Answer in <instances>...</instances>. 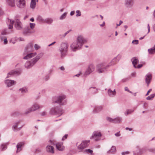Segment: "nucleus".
<instances>
[{
    "label": "nucleus",
    "mask_w": 155,
    "mask_h": 155,
    "mask_svg": "<svg viewBox=\"0 0 155 155\" xmlns=\"http://www.w3.org/2000/svg\"><path fill=\"white\" fill-rule=\"evenodd\" d=\"M120 54H118L117 57H115L111 62L107 65L105 62L100 63L97 65V72L99 73L104 72L109 67L113 66L116 64L117 60L119 61L121 58Z\"/></svg>",
    "instance_id": "f257e3e1"
},
{
    "label": "nucleus",
    "mask_w": 155,
    "mask_h": 155,
    "mask_svg": "<svg viewBox=\"0 0 155 155\" xmlns=\"http://www.w3.org/2000/svg\"><path fill=\"white\" fill-rule=\"evenodd\" d=\"M86 41V39L82 36H78L76 40L71 45V49L74 52L80 49Z\"/></svg>",
    "instance_id": "f03ea898"
},
{
    "label": "nucleus",
    "mask_w": 155,
    "mask_h": 155,
    "mask_svg": "<svg viewBox=\"0 0 155 155\" xmlns=\"http://www.w3.org/2000/svg\"><path fill=\"white\" fill-rule=\"evenodd\" d=\"M43 55L42 53L38 54L37 56L34 58L31 59L29 61H27L25 64V67L27 69H29L32 67L39 60Z\"/></svg>",
    "instance_id": "7ed1b4c3"
},
{
    "label": "nucleus",
    "mask_w": 155,
    "mask_h": 155,
    "mask_svg": "<svg viewBox=\"0 0 155 155\" xmlns=\"http://www.w3.org/2000/svg\"><path fill=\"white\" fill-rule=\"evenodd\" d=\"M66 97L64 94H61L52 98V103L54 104L57 103L60 105H64L66 104Z\"/></svg>",
    "instance_id": "20e7f679"
},
{
    "label": "nucleus",
    "mask_w": 155,
    "mask_h": 155,
    "mask_svg": "<svg viewBox=\"0 0 155 155\" xmlns=\"http://www.w3.org/2000/svg\"><path fill=\"white\" fill-rule=\"evenodd\" d=\"M10 23L8 26V28L11 29L13 28V24L15 23V26L16 29L21 30L22 29V24L20 20L18 19H16L15 20H10Z\"/></svg>",
    "instance_id": "39448f33"
},
{
    "label": "nucleus",
    "mask_w": 155,
    "mask_h": 155,
    "mask_svg": "<svg viewBox=\"0 0 155 155\" xmlns=\"http://www.w3.org/2000/svg\"><path fill=\"white\" fill-rule=\"evenodd\" d=\"M68 48V44L65 42H62L59 48V51L61 54V57L64 56L67 53Z\"/></svg>",
    "instance_id": "423d86ee"
},
{
    "label": "nucleus",
    "mask_w": 155,
    "mask_h": 155,
    "mask_svg": "<svg viewBox=\"0 0 155 155\" xmlns=\"http://www.w3.org/2000/svg\"><path fill=\"white\" fill-rule=\"evenodd\" d=\"M63 110L60 107H57L52 108L50 110V114L52 115L59 116L63 113Z\"/></svg>",
    "instance_id": "0eeeda50"
},
{
    "label": "nucleus",
    "mask_w": 155,
    "mask_h": 155,
    "mask_svg": "<svg viewBox=\"0 0 155 155\" xmlns=\"http://www.w3.org/2000/svg\"><path fill=\"white\" fill-rule=\"evenodd\" d=\"M102 136V134L100 130L95 131L93 132L90 139H94L96 141H98L100 140Z\"/></svg>",
    "instance_id": "6e6552de"
},
{
    "label": "nucleus",
    "mask_w": 155,
    "mask_h": 155,
    "mask_svg": "<svg viewBox=\"0 0 155 155\" xmlns=\"http://www.w3.org/2000/svg\"><path fill=\"white\" fill-rule=\"evenodd\" d=\"M49 142L51 144L56 145L57 149L59 151H63L64 148V147L63 145V143L60 142L55 143L56 142L54 140H50Z\"/></svg>",
    "instance_id": "1a4fd4ad"
},
{
    "label": "nucleus",
    "mask_w": 155,
    "mask_h": 155,
    "mask_svg": "<svg viewBox=\"0 0 155 155\" xmlns=\"http://www.w3.org/2000/svg\"><path fill=\"white\" fill-rule=\"evenodd\" d=\"M34 51L33 45L32 42H30L25 46L23 54H26L29 52H32Z\"/></svg>",
    "instance_id": "9d476101"
},
{
    "label": "nucleus",
    "mask_w": 155,
    "mask_h": 155,
    "mask_svg": "<svg viewBox=\"0 0 155 155\" xmlns=\"http://www.w3.org/2000/svg\"><path fill=\"white\" fill-rule=\"evenodd\" d=\"M95 70V66L93 64H91L89 65L87 68L86 71L84 74V77H86L89 75Z\"/></svg>",
    "instance_id": "9b49d317"
},
{
    "label": "nucleus",
    "mask_w": 155,
    "mask_h": 155,
    "mask_svg": "<svg viewBox=\"0 0 155 155\" xmlns=\"http://www.w3.org/2000/svg\"><path fill=\"white\" fill-rule=\"evenodd\" d=\"M90 141L89 140L83 141L81 144L78 146V149L80 151H82L83 149L87 147Z\"/></svg>",
    "instance_id": "f8f14e48"
},
{
    "label": "nucleus",
    "mask_w": 155,
    "mask_h": 155,
    "mask_svg": "<svg viewBox=\"0 0 155 155\" xmlns=\"http://www.w3.org/2000/svg\"><path fill=\"white\" fill-rule=\"evenodd\" d=\"M15 4L18 8H24L26 6L25 0H15Z\"/></svg>",
    "instance_id": "ddd939ff"
},
{
    "label": "nucleus",
    "mask_w": 155,
    "mask_h": 155,
    "mask_svg": "<svg viewBox=\"0 0 155 155\" xmlns=\"http://www.w3.org/2000/svg\"><path fill=\"white\" fill-rule=\"evenodd\" d=\"M37 53L36 52H30L26 54H23V55L24 56L23 58V59H24L27 60L35 57L37 55Z\"/></svg>",
    "instance_id": "4468645a"
},
{
    "label": "nucleus",
    "mask_w": 155,
    "mask_h": 155,
    "mask_svg": "<svg viewBox=\"0 0 155 155\" xmlns=\"http://www.w3.org/2000/svg\"><path fill=\"white\" fill-rule=\"evenodd\" d=\"M21 122V121H18L15 123L12 127V130L14 131H17L20 130L21 128L24 125H22L21 127H18L19 125Z\"/></svg>",
    "instance_id": "2eb2a0df"
},
{
    "label": "nucleus",
    "mask_w": 155,
    "mask_h": 155,
    "mask_svg": "<svg viewBox=\"0 0 155 155\" xmlns=\"http://www.w3.org/2000/svg\"><path fill=\"white\" fill-rule=\"evenodd\" d=\"M4 83L7 87H10L15 84L16 82L14 80L6 79L4 81Z\"/></svg>",
    "instance_id": "dca6fc26"
},
{
    "label": "nucleus",
    "mask_w": 155,
    "mask_h": 155,
    "mask_svg": "<svg viewBox=\"0 0 155 155\" xmlns=\"http://www.w3.org/2000/svg\"><path fill=\"white\" fill-rule=\"evenodd\" d=\"M145 81L147 84V86H148L152 79V74L150 73H148L145 76Z\"/></svg>",
    "instance_id": "f3484780"
},
{
    "label": "nucleus",
    "mask_w": 155,
    "mask_h": 155,
    "mask_svg": "<svg viewBox=\"0 0 155 155\" xmlns=\"http://www.w3.org/2000/svg\"><path fill=\"white\" fill-rule=\"evenodd\" d=\"M19 74V72L18 71H15L14 70H12L8 73L7 76L6 78H8L12 76L15 75H18Z\"/></svg>",
    "instance_id": "a211bd4d"
},
{
    "label": "nucleus",
    "mask_w": 155,
    "mask_h": 155,
    "mask_svg": "<svg viewBox=\"0 0 155 155\" xmlns=\"http://www.w3.org/2000/svg\"><path fill=\"white\" fill-rule=\"evenodd\" d=\"M134 0H125V5L128 8H131L133 5Z\"/></svg>",
    "instance_id": "6ab92c4d"
},
{
    "label": "nucleus",
    "mask_w": 155,
    "mask_h": 155,
    "mask_svg": "<svg viewBox=\"0 0 155 155\" xmlns=\"http://www.w3.org/2000/svg\"><path fill=\"white\" fill-rule=\"evenodd\" d=\"M46 150L47 152L52 154L54 153V151L53 147L51 145H48L46 147Z\"/></svg>",
    "instance_id": "aec40b11"
},
{
    "label": "nucleus",
    "mask_w": 155,
    "mask_h": 155,
    "mask_svg": "<svg viewBox=\"0 0 155 155\" xmlns=\"http://www.w3.org/2000/svg\"><path fill=\"white\" fill-rule=\"evenodd\" d=\"M107 93L109 97H113L115 96L116 92L115 89L113 91L110 89H109L108 90Z\"/></svg>",
    "instance_id": "412c9836"
},
{
    "label": "nucleus",
    "mask_w": 155,
    "mask_h": 155,
    "mask_svg": "<svg viewBox=\"0 0 155 155\" xmlns=\"http://www.w3.org/2000/svg\"><path fill=\"white\" fill-rule=\"evenodd\" d=\"M142 153V149H140L138 147H137L136 150L134 151V155H141Z\"/></svg>",
    "instance_id": "4be33fe9"
},
{
    "label": "nucleus",
    "mask_w": 155,
    "mask_h": 155,
    "mask_svg": "<svg viewBox=\"0 0 155 155\" xmlns=\"http://www.w3.org/2000/svg\"><path fill=\"white\" fill-rule=\"evenodd\" d=\"M102 106H96L93 110V113H98L102 110Z\"/></svg>",
    "instance_id": "5701e85b"
},
{
    "label": "nucleus",
    "mask_w": 155,
    "mask_h": 155,
    "mask_svg": "<svg viewBox=\"0 0 155 155\" xmlns=\"http://www.w3.org/2000/svg\"><path fill=\"white\" fill-rule=\"evenodd\" d=\"M7 3L9 6L14 7L15 6V0H6Z\"/></svg>",
    "instance_id": "b1692460"
},
{
    "label": "nucleus",
    "mask_w": 155,
    "mask_h": 155,
    "mask_svg": "<svg viewBox=\"0 0 155 155\" xmlns=\"http://www.w3.org/2000/svg\"><path fill=\"white\" fill-rule=\"evenodd\" d=\"M148 54L150 55H153L155 54V44L151 48L148 49Z\"/></svg>",
    "instance_id": "393cba45"
},
{
    "label": "nucleus",
    "mask_w": 155,
    "mask_h": 155,
    "mask_svg": "<svg viewBox=\"0 0 155 155\" xmlns=\"http://www.w3.org/2000/svg\"><path fill=\"white\" fill-rule=\"evenodd\" d=\"M40 106L37 103H35L31 107L33 111H35L40 108Z\"/></svg>",
    "instance_id": "a878e982"
},
{
    "label": "nucleus",
    "mask_w": 155,
    "mask_h": 155,
    "mask_svg": "<svg viewBox=\"0 0 155 155\" xmlns=\"http://www.w3.org/2000/svg\"><path fill=\"white\" fill-rule=\"evenodd\" d=\"M36 21L41 23H45V19H43L42 17L40 15H38L36 18Z\"/></svg>",
    "instance_id": "bb28decb"
},
{
    "label": "nucleus",
    "mask_w": 155,
    "mask_h": 155,
    "mask_svg": "<svg viewBox=\"0 0 155 155\" xmlns=\"http://www.w3.org/2000/svg\"><path fill=\"white\" fill-rule=\"evenodd\" d=\"M131 61L132 64L134 67H136V65L138 62L139 61L137 58L136 57H134L132 58Z\"/></svg>",
    "instance_id": "cd10ccee"
},
{
    "label": "nucleus",
    "mask_w": 155,
    "mask_h": 155,
    "mask_svg": "<svg viewBox=\"0 0 155 155\" xmlns=\"http://www.w3.org/2000/svg\"><path fill=\"white\" fill-rule=\"evenodd\" d=\"M53 22V19L51 18H48L45 19V23L48 25L51 24Z\"/></svg>",
    "instance_id": "c85d7f7f"
},
{
    "label": "nucleus",
    "mask_w": 155,
    "mask_h": 155,
    "mask_svg": "<svg viewBox=\"0 0 155 155\" xmlns=\"http://www.w3.org/2000/svg\"><path fill=\"white\" fill-rule=\"evenodd\" d=\"M23 143H18L17 145V153L20 152L21 150V147L24 145Z\"/></svg>",
    "instance_id": "c756f323"
},
{
    "label": "nucleus",
    "mask_w": 155,
    "mask_h": 155,
    "mask_svg": "<svg viewBox=\"0 0 155 155\" xmlns=\"http://www.w3.org/2000/svg\"><path fill=\"white\" fill-rule=\"evenodd\" d=\"M38 0H31L30 4V7L32 9H34L35 7L36 3L35 1L38 2Z\"/></svg>",
    "instance_id": "7c9ffc66"
},
{
    "label": "nucleus",
    "mask_w": 155,
    "mask_h": 155,
    "mask_svg": "<svg viewBox=\"0 0 155 155\" xmlns=\"http://www.w3.org/2000/svg\"><path fill=\"white\" fill-rule=\"evenodd\" d=\"M19 91L22 94H24L27 92V89L26 87H23L19 89Z\"/></svg>",
    "instance_id": "2f4dec72"
},
{
    "label": "nucleus",
    "mask_w": 155,
    "mask_h": 155,
    "mask_svg": "<svg viewBox=\"0 0 155 155\" xmlns=\"http://www.w3.org/2000/svg\"><path fill=\"white\" fill-rule=\"evenodd\" d=\"M0 38L2 41L3 40L4 44L6 45L7 44L8 40L6 37H3V36H0Z\"/></svg>",
    "instance_id": "473e14b6"
},
{
    "label": "nucleus",
    "mask_w": 155,
    "mask_h": 155,
    "mask_svg": "<svg viewBox=\"0 0 155 155\" xmlns=\"http://www.w3.org/2000/svg\"><path fill=\"white\" fill-rule=\"evenodd\" d=\"M122 118L120 117H118L116 118H114V123H120L122 121Z\"/></svg>",
    "instance_id": "72a5a7b5"
},
{
    "label": "nucleus",
    "mask_w": 155,
    "mask_h": 155,
    "mask_svg": "<svg viewBox=\"0 0 155 155\" xmlns=\"http://www.w3.org/2000/svg\"><path fill=\"white\" fill-rule=\"evenodd\" d=\"M116 151V147L115 146H112L110 150L107 152V153H112L115 152Z\"/></svg>",
    "instance_id": "f704fd0d"
},
{
    "label": "nucleus",
    "mask_w": 155,
    "mask_h": 155,
    "mask_svg": "<svg viewBox=\"0 0 155 155\" xmlns=\"http://www.w3.org/2000/svg\"><path fill=\"white\" fill-rule=\"evenodd\" d=\"M155 96V93L152 94L146 97V99L148 100H151Z\"/></svg>",
    "instance_id": "c9c22d12"
},
{
    "label": "nucleus",
    "mask_w": 155,
    "mask_h": 155,
    "mask_svg": "<svg viewBox=\"0 0 155 155\" xmlns=\"http://www.w3.org/2000/svg\"><path fill=\"white\" fill-rule=\"evenodd\" d=\"M67 15V12L64 13L60 17L59 19L60 20H63L65 18Z\"/></svg>",
    "instance_id": "e433bc0d"
},
{
    "label": "nucleus",
    "mask_w": 155,
    "mask_h": 155,
    "mask_svg": "<svg viewBox=\"0 0 155 155\" xmlns=\"http://www.w3.org/2000/svg\"><path fill=\"white\" fill-rule=\"evenodd\" d=\"M90 89L94 94L96 93L97 92V90L95 87H91L90 88Z\"/></svg>",
    "instance_id": "4c0bfd02"
},
{
    "label": "nucleus",
    "mask_w": 155,
    "mask_h": 155,
    "mask_svg": "<svg viewBox=\"0 0 155 155\" xmlns=\"http://www.w3.org/2000/svg\"><path fill=\"white\" fill-rule=\"evenodd\" d=\"M134 110H133L132 109L128 110H127V112L125 113V115L127 116L130 114H131L134 111Z\"/></svg>",
    "instance_id": "58836bf2"
},
{
    "label": "nucleus",
    "mask_w": 155,
    "mask_h": 155,
    "mask_svg": "<svg viewBox=\"0 0 155 155\" xmlns=\"http://www.w3.org/2000/svg\"><path fill=\"white\" fill-rule=\"evenodd\" d=\"M7 148L6 144H3L1 146V149L2 150H4Z\"/></svg>",
    "instance_id": "ea45409f"
},
{
    "label": "nucleus",
    "mask_w": 155,
    "mask_h": 155,
    "mask_svg": "<svg viewBox=\"0 0 155 155\" xmlns=\"http://www.w3.org/2000/svg\"><path fill=\"white\" fill-rule=\"evenodd\" d=\"M17 41V38H12L10 41V42L12 43L13 44H15Z\"/></svg>",
    "instance_id": "a19ab883"
},
{
    "label": "nucleus",
    "mask_w": 155,
    "mask_h": 155,
    "mask_svg": "<svg viewBox=\"0 0 155 155\" xmlns=\"http://www.w3.org/2000/svg\"><path fill=\"white\" fill-rule=\"evenodd\" d=\"M24 33L25 34H28L31 33L32 32L31 31V30L30 29H28L25 30Z\"/></svg>",
    "instance_id": "79ce46f5"
},
{
    "label": "nucleus",
    "mask_w": 155,
    "mask_h": 155,
    "mask_svg": "<svg viewBox=\"0 0 155 155\" xmlns=\"http://www.w3.org/2000/svg\"><path fill=\"white\" fill-rule=\"evenodd\" d=\"M33 111V110H32L31 108H30L28 109V110H26L24 114H27Z\"/></svg>",
    "instance_id": "37998d69"
},
{
    "label": "nucleus",
    "mask_w": 155,
    "mask_h": 155,
    "mask_svg": "<svg viewBox=\"0 0 155 155\" xmlns=\"http://www.w3.org/2000/svg\"><path fill=\"white\" fill-rule=\"evenodd\" d=\"M34 47L35 49L36 50L39 49L41 48V46L37 44H35Z\"/></svg>",
    "instance_id": "c03bdc74"
},
{
    "label": "nucleus",
    "mask_w": 155,
    "mask_h": 155,
    "mask_svg": "<svg viewBox=\"0 0 155 155\" xmlns=\"http://www.w3.org/2000/svg\"><path fill=\"white\" fill-rule=\"evenodd\" d=\"M107 119L108 121L110 122L114 123V118L112 119L109 117H107Z\"/></svg>",
    "instance_id": "a18cd8bd"
},
{
    "label": "nucleus",
    "mask_w": 155,
    "mask_h": 155,
    "mask_svg": "<svg viewBox=\"0 0 155 155\" xmlns=\"http://www.w3.org/2000/svg\"><path fill=\"white\" fill-rule=\"evenodd\" d=\"M7 34V32L5 30H3L1 32V34L0 35V36H2L3 35H6Z\"/></svg>",
    "instance_id": "49530a36"
},
{
    "label": "nucleus",
    "mask_w": 155,
    "mask_h": 155,
    "mask_svg": "<svg viewBox=\"0 0 155 155\" xmlns=\"http://www.w3.org/2000/svg\"><path fill=\"white\" fill-rule=\"evenodd\" d=\"M71 31V30H69L67 31L65 33L62 35V37L64 38L65 37L66 35L68 34L69 32Z\"/></svg>",
    "instance_id": "de8ad7c7"
},
{
    "label": "nucleus",
    "mask_w": 155,
    "mask_h": 155,
    "mask_svg": "<svg viewBox=\"0 0 155 155\" xmlns=\"http://www.w3.org/2000/svg\"><path fill=\"white\" fill-rule=\"evenodd\" d=\"M29 25L30 28L32 29L35 28V23H30Z\"/></svg>",
    "instance_id": "09e8293b"
},
{
    "label": "nucleus",
    "mask_w": 155,
    "mask_h": 155,
    "mask_svg": "<svg viewBox=\"0 0 155 155\" xmlns=\"http://www.w3.org/2000/svg\"><path fill=\"white\" fill-rule=\"evenodd\" d=\"M76 13V16L77 17L80 16L81 15V12L79 10H77Z\"/></svg>",
    "instance_id": "8fccbe9b"
},
{
    "label": "nucleus",
    "mask_w": 155,
    "mask_h": 155,
    "mask_svg": "<svg viewBox=\"0 0 155 155\" xmlns=\"http://www.w3.org/2000/svg\"><path fill=\"white\" fill-rule=\"evenodd\" d=\"M85 152L87 153H90L91 154H92L93 152V150L90 149L86 150Z\"/></svg>",
    "instance_id": "3c124183"
},
{
    "label": "nucleus",
    "mask_w": 155,
    "mask_h": 155,
    "mask_svg": "<svg viewBox=\"0 0 155 155\" xmlns=\"http://www.w3.org/2000/svg\"><path fill=\"white\" fill-rule=\"evenodd\" d=\"M132 43L134 45H137L138 44V40H134L132 41Z\"/></svg>",
    "instance_id": "603ef678"
},
{
    "label": "nucleus",
    "mask_w": 155,
    "mask_h": 155,
    "mask_svg": "<svg viewBox=\"0 0 155 155\" xmlns=\"http://www.w3.org/2000/svg\"><path fill=\"white\" fill-rule=\"evenodd\" d=\"M50 78V75L48 74L46 75L44 78V79L45 81H47Z\"/></svg>",
    "instance_id": "864d4df0"
},
{
    "label": "nucleus",
    "mask_w": 155,
    "mask_h": 155,
    "mask_svg": "<svg viewBox=\"0 0 155 155\" xmlns=\"http://www.w3.org/2000/svg\"><path fill=\"white\" fill-rule=\"evenodd\" d=\"M4 14L3 11L2 10V8L0 7V16L3 15Z\"/></svg>",
    "instance_id": "5fc2aeb1"
},
{
    "label": "nucleus",
    "mask_w": 155,
    "mask_h": 155,
    "mask_svg": "<svg viewBox=\"0 0 155 155\" xmlns=\"http://www.w3.org/2000/svg\"><path fill=\"white\" fill-rule=\"evenodd\" d=\"M124 89H125V91H127L129 92L130 93H132V92L131 91H129L128 88L127 87H125L124 88Z\"/></svg>",
    "instance_id": "6e6d98bb"
},
{
    "label": "nucleus",
    "mask_w": 155,
    "mask_h": 155,
    "mask_svg": "<svg viewBox=\"0 0 155 155\" xmlns=\"http://www.w3.org/2000/svg\"><path fill=\"white\" fill-rule=\"evenodd\" d=\"M68 135L67 134H65L62 137V140L63 141L65 139H66L67 137H68Z\"/></svg>",
    "instance_id": "4d7b16f0"
},
{
    "label": "nucleus",
    "mask_w": 155,
    "mask_h": 155,
    "mask_svg": "<svg viewBox=\"0 0 155 155\" xmlns=\"http://www.w3.org/2000/svg\"><path fill=\"white\" fill-rule=\"evenodd\" d=\"M143 66V65L142 64H139L137 66L136 65V67H134L136 68H141Z\"/></svg>",
    "instance_id": "13d9d810"
},
{
    "label": "nucleus",
    "mask_w": 155,
    "mask_h": 155,
    "mask_svg": "<svg viewBox=\"0 0 155 155\" xmlns=\"http://www.w3.org/2000/svg\"><path fill=\"white\" fill-rule=\"evenodd\" d=\"M129 153V151H125L124 152H123L122 153V155H125L126 154H128Z\"/></svg>",
    "instance_id": "bf43d9fd"
},
{
    "label": "nucleus",
    "mask_w": 155,
    "mask_h": 155,
    "mask_svg": "<svg viewBox=\"0 0 155 155\" xmlns=\"http://www.w3.org/2000/svg\"><path fill=\"white\" fill-rule=\"evenodd\" d=\"M152 90V89H150L147 91V93L146 94L145 96H147L148 95H149V94L150 92Z\"/></svg>",
    "instance_id": "052dcab7"
},
{
    "label": "nucleus",
    "mask_w": 155,
    "mask_h": 155,
    "mask_svg": "<svg viewBox=\"0 0 155 155\" xmlns=\"http://www.w3.org/2000/svg\"><path fill=\"white\" fill-rule=\"evenodd\" d=\"M149 151L152 152L153 153L155 152V149H149Z\"/></svg>",
    "instance_id": "680f3d73"
},
{
    "label": "nucleus",
    "mask_w": 155,
    "mask_h": 155,
    "mask_svg": "<svg viewBox=\"0 0 155 155\" xmlns=\"http://www.w3.org/2000/svg\"><path fill=\"white\" fill-rule=\"evenodd\" d=\"M41 115L44 116L46 115V113L45 111H43L41 113Z\"/></svg>",
    "instance_id": "e2e57ef3"
},
{
    "label": "nucleus",
    "mask_w": 155,
    "mask_h": 155,
    "mask_svg": "<svg viewBox=\"0 0 155 155\" xmlns=\"http://www.w3.org/2000/svg\"><path fill=\"white\" fill-rule=\"evenodd\" d=\"M115 135L117 137H119L120 134L119 133V132H117L115 134Z\"/></svg>",
    "instance_id": "0e129e2a"
},
{
    "label": "nucleus",
    "mask_w": 155,
    "mask_h": 155,
    "mask_svg": "<svg viewBox=\"0 0 155 155\" xmlns=\"http://www.w3.org/2000/svg\"><path fill=\"white\" fill-rule=\"evenodd\" d=\"M147 104L145 102L143 104V107L144 108H145L147 107Z\"/></svg>",
    "instance_id": "69168bd1"
},
{
    "label": "nucleus",
    "mask_w": 155,
    "mask_h": 155,
    "mask_svg": "<svg viewBox=\"0 0 155 155\" xmlns=\"http://www.w3.org/2000/svg\"><path fill=\"white\" fill-rule=\"evenodd\" d=\"M127 79L128 78H127L123 79L122 80V81L123 82H125L127 80Z\"/></svg>",
    "instance_id": "338daca9"
},
{
    "label": "nucleus",
    "mask_w": 155,
    "mask_h": 155,
    "mask_svg": "<svg viewBox=\"0 0 155 155\" xmlns=\"http://www.w3.org/2000/svg\"><path fill=\"white\" fill-rule=\"evenodd\" d=\"M105 22L104 21L103 23L102 24H100V25L101 26V27H103L105 25Z\"/></svg>",
    "instance_id": "774afa93"
}]
</instances>
